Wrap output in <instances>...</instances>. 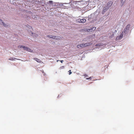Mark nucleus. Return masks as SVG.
Listing matches in <instances>:
<instances>
[{"instance_id": "7", "label": "nucleus", "mask_w": 134, "mask_h": 134, "mask_svg": "<svg viewBox=\"0 0 134 134\" xmlns=\"http://www.w3.org/2000/svg\"><path fill=\"white\" fill-rule=\"evenodd\" d=\"M92 44V43H89L87 42L85 44L83 43V46L84 47H86L87 46H89L90 45Z\"/></svg>"}, {"instance_id": "4", "label": "nucleus", "mask_w": 134, "mask_h": 134, "mask_svg": "<svg viewBox=\"0 0 134 134\" xmlns=\"http://www.w3.org/2000/svg\"><path fill=\"white\" fill-rule=\"evenodd\" d=\"M23 48L25 50H26L27 51L30 52H32L33 51L32 50H31V49H30V48L26 47L25 46H23Z\"/></svg>"}, {"instance_id": "13", "label": "nucleus", "mask_w": 134, "mask_h": 134, "mask_svg": "<svg viewBox=\"0 0 134 134\" xmlns=\"http://www.w3.org/2000/svg\"><path fill=\"white\" fill-rule=\"evenodd\" d=\"M102 46V44H101V43H99V44H96L95 46H98V47H99V46Z\"/></svg>"}, {"instance_id": "14", "label": "nucleus", "mask_w": 134, "mask_h": 134, "mask_svg": "<svg viewBox=\"0 0 134 134\" xmlns=\"http://www.w3.org/2000/svg\"><path fill=\"white\" fill-rule=\"evenodd\" d=\"M84 7H77V8L78 10H82V9H81V8H83Z\"/></svg>"}, {"instance_id": "15", "label": "nucleus", "mask_w": 134, "mask_h": 134, "mask_svg": "<svg viewBox=\"0 0 134 134\" xmlns=\"http://www.w3.org/2000/svg\"><path fill=\"white\" fill-rule=\"evenodd\" d=\"M64 66H62L60 67L59 69H60L61 70V69H64Z\"/></svg>"}, {"instance_id": "11", "label": "nucleus", "mask_w": 134, "mask_h": 134, "mask_svg": "<svg viewBox=\"0 0 134 134\" xmlns=\"http://www.w3.org/2000/svg\"><path fill=\"white\" fill-rule=\"evenodd\" d=\"M86 21V20L85 19H80V22L81 23H84Z\"/></svg>"}, {"instance_id": "26", "label": "nucleus", "mask_w": 134, "mask_h": 134, "mask_svg": "<svg viewBox=\"0 0 134 134\" xmlns=\"http://www.w3.org/2000/svg\"><path fill=\"white\" fill-rule=\"evenodd\" d=\"M122 1H123V0H122Z\"/></svg>"}, {"instance_id": "10", "label": "nucleus", "mask_w": 134, "mask_h": 134, "mask_svg": "<svg viewBox=\"0 0 134 134\" xmlns=\"http://www.w3.org/2000/svg\"><path fill=\"white\" fill-rule=\"evenodd\" d=\"M33 59L38 62H41V60L40 59L37 58H34Z\"/></svg>"}, {"instance_id": "23", "label": "nucleus", "mask_w": 134, "mask_h": 134, "mask_svg": "<svg viewBox=\"0 0 134 134\" xmlns=\"http://www.w3.org/2000/svg\"><path fill=\"white\" fill-rule=\"evenodd\" d=\"M84 76L85 77H87L88 76V75H84Z\"/></svg>"}, {"instance_id": "3", "label": "nucleus", "mask_w": 134, "mask_h": 134, "mask_svg": "<svg viewBox=\"0 0 134 134\" xmlns=\"http://www.w3.org/2000/svg\"><path fill=\"white\" fill-rule=\"evenodd\" d=\"M51 36H52V35H50ZM48 37H50L51 38H53L54 39L58 40V39H59L60 37L59 36H53L52 37H51V36H47Z\"/></svg>"}, {"instance_id": "18", "label": "nucleus", "mask_w": 134, "mask_h": 134, "mask_svg": "<svg viewBox=\"0 0 134 134\" xmlns=\"http://www.w3.org/2000/svg\"><path fill=\"white\" fill-rule=\"evenodd\" d=\"M68 72H69V74L70 75L72 74V72H71V70H70L68 71Z\"/></svg>"}, {"instance_id": "1", "label": "nucleus", "mask_w": 134, "mask_h": 134, "mask_svg": "<svg viewBox=\"0 0 134 134\" xmlns=\"http://www.w3.org/2000/svg\"><path fill=\"white\" fill-rule=\"evenodd\" d=\"M130 27V25H127L125 29L124 30V31L122 32V33L124 35H125L128 33V31Z\"/></svg>"}, {"instance_id": "24", "label": "nucleus", "mask_w": 134, "mask_h": 134, "mask_svg": "<svg viewBox=\"0 0 134 134\" xmlns=\"http://www.w3.org/2000/svg\"><path fill=\"white\" fill-rule=\"evenodd\" d=\"M60 62H61V63H63V62L64 61H63V60H60Z\"/></svg>"}, {"instance_id": "9", "label": "nucleus", "mask_w": 134, "mask_h": 134, "mask_svg": "<svg viewBox=\"0 0 134 134\" xmlns=\"http://www.w3.org/2000/svg\"><path fill=\"white\" fill-rule=\"evenodd\" d=\"M123 35V34L122 33H121V34L119 36H118L117 37L116 39H121Z\"/></svg>"}, {"instance_id": "21", "label": "nucleus", "mask_w": 134, "mask_h": 134, "mask_svg": "<svg viewBox=\"0 0 134 134\" xmlns=\"http://www.w3.org/2000/svg\"><path fill=\"white\" fill-rule=\"evenodd\" d=\"M76 1H74L71 4H76Z\"/></svg>"}, {"instance_id": "16", "label": "nucleus", "mask_w": 134, "mask_h": 134, "mask_svg": "<svg viewBox=\"0 0 134 134\" xmlns=\"http://www.w3.org/2000/svg\"><path fill=\"white\" fill-rule=\"evenodd\" d=\"M114 36V34H113L111 36H109V38H111Z\"/></svg>"}, {"instance_id": "22", "label": "nucleus", "mask_w": 134, "mask_h": 134, "mask_svg": "<svg viewBox=\"0 0 134 134\" xmlns=\"http://www.w3.org/2000/svg\"><path fill=\"white\" fill-rule=\"evenodd\" d=\"M13 58H10V60H13Z\"/></svg>"}, {"instance_id": "25", "label": "nucleus", "mask_w": 134, "mask_h": 134, "mask_svg": "<svg viewBox=\"0 0 134 134\" xmlns=\"http://www.w3.org/2000/svg\"><path fill=\"white\" fill-rule=\"evenodd\" d=\"M83 3H80V4H82Z\"/></svg>"}, {"instance_id": "2", "label": "nucleus", "mask_w": 134, "mask_h": 134, "mask_svg": "<svg viewBox=\"0 0 134 134\" xmlns=\"http://www.w3.org/2000/svg\"><path fill=\"white\" fill-rule=\"evenodd\" d=\"M96 28L95 27H92L90 29H86V30L88 32L92 31V30H94L96 29Z\"/></svg>"}, {"instance_id": "8", "label": "nucleus", "mask_w": 134, "mask_h": 134, "mask_svg": "<svg viewBox=\"0 0 134 134\" xmlns=\"http://www.w3.org/2000/svg\"><path fill=\"white\" fill-rule=\"evenodd\" d=\"M84 47V46H83V43L82 44H79L77 46V47L78 48H79L81 47Z\"/></svg>"}, {"instance_id": "19", "label": "nucleus", "mask_w": 134, "mask_h": 134, "mask_svg": "<svg viewBox=\"0 0 134 134\" xmlns=\"http://www.w3.org/2000/svg\"><path fill=\"white\" fill-rule=\"evenodd\" d=\"M48 3L50 4H52L53 3V1H49Z\"/></svg>"}, {"instance_id": "12", "label": "nucleus", "mask_w": 134, "mask_h": 134, "mask_svg": "<svg viewBox=\"0 0 134 134\" xmlns=\"http://www.w3.org/2000/svg\"><path fill=\"white\" fill-rule=\"evenodd\" d=\"M0 23L2 24H3V25L4 26H6V25H5L4 24V23L3 22L2 20L1 19H0Z\"/></svg>"}, {"instance_id": "6", "label": "nucleus", "mask_w": 134, "mask_h": 134, "mask_svg": "<svg viewBox=\"0 0 134 134\" xmlns=\"http://www.w3.org/2000/svg\"><path fill=\"white\" fill-rule=\"evenodd\" d=\"M108 7H104L103 9V11L102 13L103 14L104 12H106L108 9Z\"/></svg>"}, {"instance_id": "17", "label": "nucleus", "mask_w": 134, "mask_h": 134, "mask_svg": "<svg viewBox=\"0 0 134 134\" xmlns=\"http://www.w3.org/2000/svg\"><path fill=\"white\" fill-rule=\"evenodd\" d=\"M92 79V78L91 77H90L89 78H87L86 79V80H89V79Z\"/></svg>"}, {"instance_id": "5", "label": "nucleus", "mask_w": 134, "mask_h": 134, "mask_svg": "<svg viewBox=\"0 0 134 134\" xmlns=\"http://www.w3.org/2000/svg\"><path fill=\"white\" fill-rule=\"evenodd\" d=\"M113 4V2L111 1H109L108 2L107 4V7H108L109 8Z\"/></svg>"}, {"instance_id": "20", "label": "nucleus", "mask_w": 134, "mask_h": 134, "mask_svg": "<svg viewBox=\"0 0 134 134\" xmlns=\"http://www.w3.org/2000/svg\"><path fill=\"white\" fill-rule=\"evenodd\" d=\"M23 46H21V45H20V46H18V48H21L22 47L23 48Z\"/></svg>"}]
</instances>
